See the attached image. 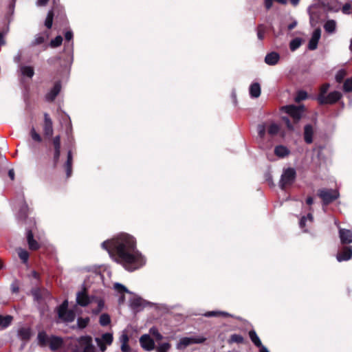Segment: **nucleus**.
I'll use <instances>...</instances> for the list:
<instances>
[{"mask_svg":"<svg viewBox=\"0 0 352 352\" xmlns=\"http://www.w3.org/2000/svg\"><path fill=\"white\" fill-rule=\"evenodd\" d=\"M102 247L116 262L129 272L138 270L146 264V258L136 248L134 237L129 234L120 233L113 239L104 241Z\"/></svg>","mask_w":352,"mask_h":352,"instance_id":"nucleus-1","label":"nucleus"},{"mask_svg":"<svg viewBox=\"0 0 352 352\" xmlns=\"http://www.w3.org/2000/svg\"><path fill=\"white\" fill-rule=\"evenodd\" d=\"M72 352H96L91 337L83 336L77 338Z\"/></svg>","mask_w":352,"mask_h":352,"instance_id":"nucleus-2","label":"nucleus"},{"mask_svg":"<svg viewBox=\"0 0 352 352\" xmlns=\"http://www.w3.org/2000/svg\"><path fill=\"white\" fill-rule=\"evenodd\" d=\"M296 178V170L293 168H288L284 170L280 182L279 186L281 189L285 190L292 184Z\"/></svg>","mask_w":352,"mask_h":352,"instance_id":"nucleus-3","label":"nucleus"},{"mask_svg":"<svg viewBox=\"0 0 352 352\" xmlns=\"http://www.w3.org/2000/svg\"><path fill=\"white\" fill-rule=\"evenodd\" d=\"M280 111L289 115L293 118L294 122L297 123L302 118L304 112V107H297L293 104L287 105L282 107Z\"/></svg>","mask_w":352,"mask_h":352,"instance_id":"nucleus-4","label":"nucleus"},{"mask_svg":"<svg viewBox=\"0 0 352 352\" xmlns=\"http://www.w3.org/2000/svg\"><path fill=\"white\" fill-rule=\"evenodd\" d=\"M68 302L65 300L58 308V315L60 319L65 322H72L75 319V313L68 310Z\"/></svg>","mask_w":352,"mask_h":352,"instance_id":"nucleus-5","label":"nucleus"},{"mask_svg":"<svg viewBox=\"0 0 352 352\" xmlns=\"http://www.w3.org/2000/svg\"><path fill=\"white\" fill-rule=\"evenodd\" d=\"M206 338L204 337H184L179 339L176 344V348L178 350H184L187 346L193 344H200L204 342Z\"/></svg>","mask_w":352,"mask_h":352,"instance_id":"nucleus-6","label":"nucleus"},{"mask_svg":"<svg viewBox=\"0 0 352 352\" xmlns=\"http://www.w3.org/2000/svg\"><path fill=\"white\" fill-rule=\"evenodd\" d=\"M113 340V334L109 332L103 333L101 337L95 338V341L102 352H104L107 349V346H109L112 344Z\"/></svg>","mask_w":352,"mask_h":352,"instance_id":"nucleus-7","label":"nucleus"},{"mask_svg":"<svg viewBox=\"0 0 352 352\" xmlns=\"http://www.w3.org/2000/svg\"><path fill=\"white\" fill-rule=\"evenodd\" d=\"M14 204V210L16 215L21 219L25 218L28 216L29 208L24 199H16Z\"/></svg>","mask_w":352,"mask_h":352,"instance_id":"nucleus-8","label":"nucleus"},{"mask_svg":"<svg viewBox=\"0 0 352 352\" xmlns=\"http://www.w3.org/2000/svg\"><path fill=\"white\" fill-rule=\"evenodd\" d=\"M342 95L339 91L330 92L327 96H318V100L320 104H333L340 100Z\"/></svg>","mask_w":352,"mask_h":352,"instance_id":"nucleus-9","label":"nucleus"},{"mask_svg":"<svg viewBox=\"0 0 352 352\" xmlns=\"http://www.w3.org/2000/svg\"><path fill=\"white\" fill-rule=\"evenodd\" d=\"M139 341L141 347L146 351H151L155 349V342L148 334L142 335Z\"/></svg>","mask_w":352,"mask_h":352,"instance_id":"nucleus-10","label":"nucleus"},{"mask_svg":"<svg viewBox=\"0 0 352 352\" xmlns=\"http://www.w3.org/2000/svg\"><path fill=\"white\" fill-rule=\"evenodd\" d=\"M90 305L91 313L98 314L104 308V300L98 296H92V300Z\"/></svg>","mask_w":352,"mask_h":352,"instance_id":"nucleus-11","label":"nucleus"},{"mask_svg":"<svg viewBox=\"0 0 352 352\" xmlns=\"http://www.w3.org/2000/svg\"><path fill=\"white\" fill-rule=\"evenodd\" d=\"M113 289L118 296L119 304H122L125 301V294H131L124 285L118 283L113 285Z\"/></svg>","mask_w":352,"mask_h":352,"instance_id":"nucleus-12","label":"nucleus"},{"mask_svg":"<svg viewBox=\"0 0 352 352\" xmlns=\"http://www.w3.org/2000/svg\"><path fill=\"white\" fill-rule=\"evenodd\" d=\"M92 300V296H89L85 291L79 292L76 294V302L82 307L90 305Z\"/></svg>","mask_w":352,"mask_h":352,"instance_id":"nucleus-13","label":"nucleus"},{"mask_svg":"<svg viewBox=\"0 0 352 352\" xmlns=\"http://www.w3.org/2000/svg\"><path fill=\"white\" fill-rule=\"evenodd\" d=\"M53 124L48 113H44L43 132L45 136L51 137L53 135Z\"/></svg>","mask_w":352,"mask_h":352,"instance_id":"nucleus-14","label":"nucleus"},{"mask_svg":"<svg viewBox=\"0 0 352 352\" xmlns=\"http://www.w3.org/2000/svg\"><path fill=\"white\" fill-rule=\"evenodd\" d=\"M320 36H321V30L320 28H317L316 29L312 35H311V39L309 40V44H308V48L310 50H314L317 48L318 47V41L320 38Z\"/></svg>","mask_w":352,"mask_h":352,"instance_id":"nucleus-15","label":"nucleus"},{"mask_svg":"<svg viewBox=\"0 0 352 352\" xmlns=\"http://www.w3.org/2000/svg\"><path fill=\"white\" fill-rule=\"evenodd\" d=\"M352 257V248L351 247H344L341 250L340 252H338L336 258L338 261L342 262L344 261H348Z\"/></svg>","mask_w":352,"mask_h":352,"instance_id":"nucleus-16","label":"nucleus"},{"mask_svg":"<svg viewBox=\"0 0 352 352\" xmlns=\"http://www.w3.org/2000/svg\"><path fill=\"white\" fill-rule=\"evenodd\" d=\"M318 196L320 198H338L340 194L337 190L333 189H321L318 192Z\"/></svg>","mask_w":352,"mask_h":352,"instance_id":"nucleus-17","label":"nucleus"},{"mask_svg":"<svg viewBox=\"0 0 352 352\" xmlns=\"http://www.w3.org/2000/svg\"><path fill=\"white\" fill-rule=\"evenodd\" d=\"M339 234L342 244H349L352 243V230L340 229Z\"/></svg>","mask_w":352,"mask_h":352,"instance_id":"nucleus-18","label":"nucleus"},{"mask_svg":"<svg viewBox=\"0 0 352 352\" xmlns=\"http://www.w3.org/2000/svg\"><path fill=\"white\" fill-rule=\"evenodd\" d=\"M145 305V300L138 296H134L130 300V307L135 311H140Z\"/></svg>","mask_w":352,"mask_h":352,"instance_id":"nucleus-19","label":"nucleus"},{"mask_svg":"<svg viewBox=\"0 0 352 352\" xmlns=\"http://www.w3.org/2000/svg\"><path fill=\"white\" fill-rule=\"evenodd\" d=\"M53 145L54 147V163L56 164L60 155V137L59 135H56L54 138Z\"/></svg>","mask_w":352,"mask_h":352,"instance_id":"nucleus-20","label":"nucleus"},{"mask_svg":"<svg viewBox=\"0 0 352 352\" xmlns=\"http://www.w3.org/2000/svg\"><path fill=\"white\" fill-rule=\"evenodd\" d=\"M61 85L60 82L55 83L53 88L47 94L45 98L47 101H53L60 93Z\"/></svg>","mask_w":352,"mask_h":352,"instance_id":"nucleus-21","label":"nucleus"},{"mask_svg":"<svg viewBox=\"0 0 352 352\" xmlns=\"http://www.w3.org/2000/svg\"><path fill=\"white\" fill-rule=\"evenodd\" d=\"M280 59V55L275 52L267 54L265 57V62L269 65H275Z\"/></svg>","mask_w":352,"mask_h":352,"instance_id":"nucleus-22","label":"nucleus"},{"mask_svg":"<svg viewBox=\"0 0 352 352\" xmlns=\"http://www.w3.org/2000/svg\"><path fill=\"white\" fill-rule=\"evenodd\" d=\"M27 241L30 250H36L40 248L38 243L34 239L32 230H27Z\"/></svg>","mask_w":352,"mask_h":352,"instance_id":"nucleus-23","label":"nucleus"},{"mask_svg":"<svg viewBox=\"0 0 352 352\" xmlns=\"http://www.w3.org/2000/svg\"><path fill=\"white\" fill-rule=\"evenodd\" d=\"M314 132V128L311 124H307L305 126L304 138L306 143H312Z\"/></svg>","mask_w":352,"mask_h":352,"instance_id":"nucleus-24","label":"nucleus"},{"mask_svg":"<svg viewBox=\"0 0 352 352\" xmlns=\"http://www.w3.org/2000/svg\"><path fill=\"white\" fill-rule=\"evenodd\" d=\"M48 344L52 351H55L61 347L63 345V340L57 336H52L49 340Z\"/></svg>","mask_w":352,"mask_h":352,"instance_id":"nucleus-25","label":"nucleus"},{"mask_svg":"<svg viewBox=\"0 0 352 352\" xmlns=\"http://www.w3.org/2000/svg\"><path fill=\"white\" fill-rule=\"evenodd\" d=\"M17 335L20 339L28 341L31 337V329L28 327H21L19 329Z\"/></svg>","mask_w":352,"mask_h":352,"instance_id":"nucleus-26","label":"nucleus"},{"mask_svg":"<svg viewBox=\"0 0 352 352\" xmlns=\"http://www.w3.org/2000/svg\"><path fill=\"white\" fill-rule=\"evenodd\" d=\"M313 222V216L309 213L307 217H302L299 222L300 228L303 229L304 232L307 231L306 228Z\"/></svg>","mask_w":352,"mask_h":352,"instance_id":"nucleus-27","label":"nucleus"},{"mask_svg":"<svg viewBox=\"0 0 352 352\" xmlns=\"http://www.w3.org/2000/svg\"><path fill=\"white\" fill-rule=\"evenodd\" d=\"M250 95L251 98H256L261 95V86L259 83H252L250 87Z\"/></svg>","mask_w":352,"mask_h":352,"instance_id":"nucleus-28","label":"nucleus"},{"mask_svg":"<svg viewBox=\"0 0 352 352\" xmlns=\"http://www.w3.org/2000/svg\"><path fill=\"white\" fill-rule=\"evenodd\" d=\"M50 337H48L45 331H41L38 333L37 340L41 346H45L49 343Z\"/></svg>","mask_w":352,"mask_h":352,"instance_id":"nucleus-29","label":"nucleus"},{"mask_svg":"<svg viewBox=\"0 0 352 352\" xmlns=\"http://www.w3.org/2000/svg\"><path fill=\"white\" fill-rule=\"evenodd\" d=\"M20 71L23 76L28 78H32L34 74V68L31 66L21 65L20 67Z\"/></svg>","mask_w":352,"mask_h":352,"instance_id":"nucleus-30","label":"nucleus"},{"mask_svg":"<svg viewBox=\"0 0 352 352\" xmlns=\"http://www.w3.org/2000/svg\"><path fill=\"white\" fill-rule=\"evenodd\" d=\"M274 153L279 157H284L289 155V149L284 146H277L274 148Z\"/></svg>","mask_w":352,"mask_h":352,"instance_id":"nucleus-31","label":"nucleus"},{"mask_svg":"<svg viewBox=\"0 0 352 352\" xmlns=\"http://www.w3.org/2000/svg\"><path fill=\"white\" fill-rule=\"evenodd\" d=\"M267 130L270 135L274 136L278 133L280 131V126L278 124L272 122L267 126Z\"/></svg>","mask_w":352,"mask_h":352,"instance_id":"nucleus-32","label":"nucleus"},{"mask_svg":"<svg viewBox=\"0 0 352 352\" xmlns=\"http://www.w3.org/2000/svg\"><path fill=\"white\" fill-rule=\"evenodd\" d=\"M325 31L328 33H333L336 31V23L333 20H328L324 25Z\"/></svg>","mask_w":352,"mask_h":352,"instance_id":"nucleus-33","label":"nucleus"},{"mask_svg":"<svg viewBox=\"0 0 352 352\" xmlns=\"http://www.w3.org/2000/svg\"><path fill=\"white\" fill-rule=\"evenodd\" d=\"M46 37L47 36L44 34H37L35 36L34 39L32 41L31 46H36L42 44L45 42Z\"/></svg>","mask_w":352,"mask_h":352,"instance_id":"nucleus-34","label":"nucleus"},{"mask_svg":"<svg viewBox=\"0 0 352 352\" xmlns=\"http://www.w3.org/2000/svg\"><path fill=\"white\" fill-rule=\"evenodd\" d=\"M171 348V344L169 342L159 343L155 347L156 352H168Z\"/></svg>","mask_w":352,"mask_h":352,"instance_id":"nucleus-35","label":"nucleus"},{"mask_svg":"<svg viewBox=\"0 0 352 352\" xmlns=\"http://www.w3.org/2000/svg\"><path fill=\"white\" fill-rule=\"evenodd\" d=\"M249 336L252 342L258 347L261 346L263 344L255 331L252 330L249 332Z\"/></svg>","mask_w":352,"mask_h":352,"instance_id":"nucleus-36","label":"nucleus"},{"mask_svg":"<svg viewBox=\"0 0 352 352\" xmlns=\"http://www.w3.org/2000/svg\"><path fill=\"white\" fill-rule=\"evenodd\" d=\"M12 320V317L10 316H0V327L2 328H6L8 327Z\"/></svg>","mask_w":352,"mask_h":352,"instance_id":"nucleus-37","label":"nucleus"},{"mask_svg":"<svg viewBox=\"0 0 352 352\" xmlns=\"http://www.w3.org/2000/svg\"><path fill=\"white\" fill-rule=\"evenodd\" d=\"M302 40L300 38H296L292 40L289 43V48L291 51L296 50L301 45Z\"/></svg>","mask_w":352,"mask_h":352,"instance_id":"nucleus-38","label":"nucleus"},{"mask_svg":"<svg viewBox=\"0 0 352 352\" xmlns=\"http://www.w3.org/2000/svg\"><path fill=\"white\" fill-rule=\"evenodd\" d=\"M53 18H54V12L52 10H49L47 12L45 21V25L48 28H51L52 26L53 23Z\"/></svg>","mask_w":352,"mask_h":352,"instance_id":"nucleus-39","label":"nucleus"},{"mask_svg":"<svg viewBox=\"0 0 352 352\" xmlns=\"http://www.w3.org/2000/svg\"><path fill=\"white\" fill-rule=\"evenodd\" d=\"M99 322L101 326H107L110 324L111 322V318L109 314H102L100 316Z\"/></svg>","mask_w":352,"mask_h":352,"instance_id":"nucleus-40","label":"nucleus"},{"mask_svg":"<svg viewBox=\"0 0 352 352\" xmlns=\"http://www.w3.org/2000/svg\"><path fill=\"white\" fill-rule=\"evenodd\" d=\"M256 31H257L258 38L261 41L263 40L264 35H265V33L266 31L265 26L263 24L258 25L257 27Z\"/></svg>","mask_w":352,"mask_h":352,"instance_id":"nucleus-41","label":"nucleus"},{"mask_svg":"<svg viewBox=\"0 0 352 352\" xmlns=\"http://www.w3.org/2000/svg\"><path fill=\"white\" fill-rule=\"evenodd\" d=\"M17 252L19 258L23 261V262L25 263L29 258L28 252L22 248H19L17 250Z\"/></svg>","mask_w":352,"mask_h":352,"instance_id":"nucleus-42","label":"nucleus"},{"mask_svg":"<svg viewBox=\"0 0 352 352\" xmlns=\"http://www.w3.org/2000/svg\"><path fill=\"white\" fill-rule=\"evenodd\" d=\"M149 333L155 338L156 340H161L163 339L162 335L159 332L156 327H151L149 329Z\"/></svg>","mask_w":352,"mask_h":352,"instance_id":"nucleus-43","label":"nucleus"},{"mask_svg":"<svg viewBox=\"0 0 352 352\" xmlns=\"http://www.w3.org/2000/svg\"><path fill=\"white\" fill-rule=\"evenodd\" d=\"M30 135L33 140L37 142H41L42 141V138L41 135L36 131L34 127H32L30 130Z\"/></svg>","mask_w":352,"mask_h":352,"instance_id":"nucleus-44","label":"nucleus"},{"mask_svg":"<svg viewBox=\"0 0 352 352\" xmlns=\"http://www.w3.org/2000/svg\"><path fill=\"white\" fill-rule=\"evenodd\" d=\"M343 89L345 92L352 91V77L345 80L343 85Z\"/></svg>","mask_w":352,"mask_h":352,"instance_id":"nucleus-45","label":"nucleus"},{"mask_svg":"<svg viewBox=\"0 0 352 352\" xmlns=\"http://www.w3.org/2000/svg\"><path fill=\"white\" fill-rule=\"evenodd\" d=\"M346 75V72L344 69H340L336 74V80L338 82H341Z\"/></svg>","mask_w":352,"mask_h":352,"instance_id":"nucleus-46","label":"nucleus"},{"mask_svg":"<svg viewBox=\"0 0 352 352\" xmlns=\"http://www.w3.org/2000/svg\"><path fill=\"white\" fill-rule=\"evenodd\" d=\"M63 42V38L61 36H57L50 42V45L52 47H56L61 45Z\"/></svg>","mask_w":352,"mask_h":352,"instance_id":"nucleus-47","label":"nucleus"},{"mask_svg":"<svg viewBox=\"0 0 352 352\" xmlns=\"http://www.w3.org/2000/svg\"><path fill=\"white\" fill-rule=\"evenodd\" d=\"M89 322V318L88 317L79 318H78V320H77L78 326L81 329L85 328L88 324Z\"/></svg>","mask_w":352,"mask_h":352,"instance_id":"nucleus-48","label":"nucleus"},{"mask_svg":"<svg viewBox=\"0 0 352 352\" xmlns=\"http://www.w3.org/2000/svg\"><path fill=\"white\" fill-rule=\"evenodd\" d=\"M266 130H267V127H266L265 124H259L258 126V127H257L258 133V135L261 138H264Z\"/></svg>","mask_w":352,"mask_h":352,"instance_id":"nucleus-49","label":"nucleus"},{"mask_svg":"<svg viewBox=\"0 0 352 352\" xmlns=\"http://www.w3.org/2000/svg\"><path fill=\"white\" fill-rule=\"evenodd\" d=\"M282 120L285 122V124H286L287 126V128L289 130V131H294V126H293V124L291 123L290 122V120L288 117H286V116H283L282 117Z\"/></svg>","mask_w":352,"mask_h":352,"instance_id":"nucleus-50","label":"nucleus"},{"mask_svg":"<svg viewBox=\"0 0 352 352\" xmlns=\"http://www.w3.org/2000/svg\"><path fill=\"white\" fill-rule=\"evenodd\" d=\"M307 94L305 91H301L297 94V96L295 98V100L296 102H300L301 100H305L307 98Z\"/></svg>","mask_w":352,"mask_h":352,"instance_id":"nucleus-51","label":"nucleus"},{"mask_svg":"<svg viewBox=\"0 0 352 352\" xmlns=\"http://www.w3.org/2000/svg\"><path fill=\"white\" fill-rule=\"evenodd\" d=\"M329 87L330 85L328 83L323 85L320 88V93L319 96H325L326 93L329 90Z\"/></svg>","mask_w":352,"mask_h":352,"instance_id":"nucleus-52","label":"nucleus"},{"mask_svg":"<svg viewBox=\"0 0 352 352\" xmlns=\"http://www.w3.org/2000/svg\"><path fill=\"white\" fill-rule=\"evenodd\" d=\"M204 316L206 317L220 316V311H208L206 314H204Z\"/></svg>","mask_w":352,"mask_h":352,"instance_id":"nucleus-53","label":"nucleus"},{"mask_svg":"<svg viewBox=\"0 0 352 352\" xmlns=\"http://www.w3.org/2000/svg\"><path fill=\"white\" fill-rule=\"evenodd\" d=\"M120 342L121 344L128 343L129 337L126 333H122V334L120 337Z\"/></svg>","mask_w":352,"mask_h":352,"instance_id":"nucleus-54","label":"nucleus"},{"mask_svg":"<svg viewBox=\"0 0 352 352\" xmlns=\"http://www.w3.org/2000/svg\"><path fill=\"white\" fill-rule=\"evenodd\" d=\"M121 350L123 352H129L131 350L128 343L121 344Z\"/></svg>","mask_w":352,"mask_h":352,"instance_id":"nucleus-55","label":"nucleus"},{"mask_svg":"<svg viewBox=\"0 0 352 352\" xmlns=\"http://www.w3.org/2000/svg\"><path fill=\"white\" fill-rule=\"evenodd\" d=\"M351 10V5L349 3H346L342 7V12L344 14H349Z\"/></svg>","mask_w":352,"mask_h":352,"instance_id":"nucleus-56","label":"nucleus"},{"mask_svg":"<svg viewBox=\"0 0 352 352\" xmlns=\"http://www.w3.org/2000/svg\"><path fill=\"white\" fill-rule=\"evenodd\" d=\"M66 165H72V155L71 151H69L67 153V160L66 162Z\"/></svg>","mask_w":352,"mask_h":352,"instance_id":"nucleus-57","label":"nucleus"},{"mask_svg":"<svg viewBox=\"0 0 352 352\" xmlns=\"http://www.w3.org/2000/svg\"><path fill=\"white\" fill-rule=\"evenodd\" d=\"M65 38L67 41H69L73 38V33L72 31H67L65 34Z\"/></svg>","mask_w":352,"mask_h":352,"instance_id":"nucleus-58","label":"nucleus"},{"mask_svg":"<svg viewBox=\"0 0 352 352\" xmlns=\"http://www.w3.org/2000/svg\"><path fill=\"white\" fill-rule=\"evenodd\" d=\"M50 0H38L36 1L37 6H45L47 5Z\"/></svg>","mask_w":352,"mask_h":352,"instance_id":"nucleus-59","label":"nucleus"},{"mask_svg":"<svg viewBox=\"0 0 352 352\" xmlns=\"http://www.w3.org/2000/svg\"><path fill=\"white\" fill-rule=\"evenodd\" d=\"M334 199H322V206L323 208L329 205Z\"/></svg>","mask_w":352,"mask_h":352,"instance_id":"nucleus-60","label":"nucleus"},{"mask_svg":"<svg viewBox=\"0 0 352 352\" xmlns=\"http://www.w3.org/2000/svg\"><path fill=\"white\" fill-rule=\"evenodd\" d=\"M273 0H265V6L267 10H269L272 6Z\"/></svg>","mask_w":352,"mask_h":352,"instance_id":"nucleus-61","label":"nucleus"},{"mask_svg":"<svg viewBox=\"0 0 352 352\" xmlns=\"http://www.w3.org/2000/svg\"><path fill=\"white\" fill-rule=\"evenodd\" d=\"M72 171V165H70V166L66 165V174H67V177L71 176Z\"/></svg>","mask_w":352,"mask_h":352,"instance_id":"nucleus-62","label":"nucleus"},{"mask_svg":"<svg viewBox=\"0 0 352 352\" xmlns=\"http://www.w3.org/2000/svg\"><path fill=\"white\" fill-rule=\"evenodd\" d=\"M297 25V21H294L292 23H291L290 24L288 25V30H293L294 28H296Z\"/></svg>","mask_w":352,"mask_h":352,"instance_id":"nucleus-63","label":"nucleus"},{"mask_svg":"<svg viewBox=\"0 0 352 352\" xmlns=\"http://www.w3.org/2000/svg\"><path fill=\"white\" fill-rule=\"evenodd\" d=\"M8 176L11 179V180H14V171L13 169H10L8 171Z\"/></svg>","mask_w":352,"mask_h":352,"instance_id":"nucleus-64","label":"nucleus"}]
</instances>
